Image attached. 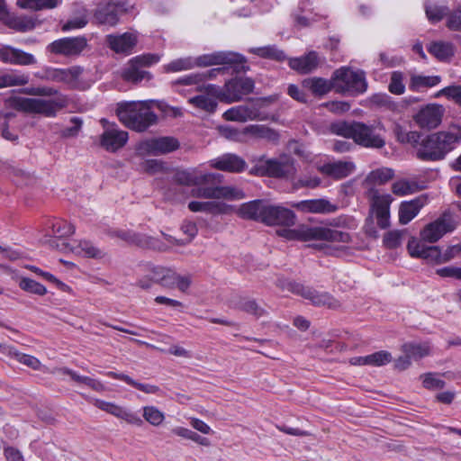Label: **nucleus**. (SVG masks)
Returning <instances> with one entry per match:
<instances>
[{
  "mask_svg": "<svg viewBox=\"0 0 461 461\" xmlns=\"http://www.w3.org/2000/svg\"><path fill=\"white\" fill-rule=\"evenodd\" d=\"M24 94L38 96H55L54 99L26 98L14 96L10 98V105L20 112L41 114L53 118L57 113L67 106L68 100L54 87L38 86L23 90Z\"/></svg>",
  "mask_w": 461,
  "mask_h": 461,
  "instance_id": "nucleus-1",
  "label": "nucleus"
},
{
  "mask_svg": "<svg viewBox=\"0 0 461 461\" xmlns=\"http://www.w3.org/2000/svg\"><path fill=\"white\" fill-rule=\"evenodd\" d=\"M238 213L243 219L261 221L267 225L292 226L295 222V214L292 210L262 200L243 203Z\"/></svg>",
  "mask_w": 461,
  "mask_h": 461,
  "instance_id": "nucleus-2",
  "label": "nucleus"
},
{
  "mask_svg": "<svg viewBox=\"0 0 461 461\" xmlns=\"http://www.w3.org/2000/svg\"><path fill=\"white\" fill-rule=\"evenodd\" d=\"M461 140V127L451 125L447 131L422 138L416 157L422 161H437L444 158Z\"/></svg>",
  "mask_w": 461,
  "mask_h": 461,
  "instance_id": "nucleus-3",
  "label": "nucleus"
},
{
  "mask_svg": "<svg viewBox=\"0 0 461 461\" xmlns=\"http://www.w3.org/2000/svg\"><path fill=\"white\" fill-rule=\"evenodd\" d=\"M383 125H367L360 122H338L330 125V130L337 135L351 138L354 141L366 148L381 149L385 145L384 139L380 135Z\"/></svg>",
  "mask_w": 461,
  "mask_h": 461,
  "instance_id": "nucleus-4",
  "label": "nucleus"
},
{
  "mask_svg": "<svg viewBox=\"0 0 461 461\" xmlns=\"http://www.w3.org/2000/svg\"><path fill=\"white\" fill-rule=\"evenodd\" d=\"M277 234L289 240H323L331 243H348L351 240L349 233L327 226L300 225L295 229H281Z\"/></svg>",
  "mask_w": 461,
  "mask_h": 461,
  "instance_id": "nucleus-5",
  "label": "nucleus"
},
{
  "mask_svg": "<svg viewBox=\"0 0 461 461\" xmlns=\"http://www.w3.org/2000/svg\"><path fill=\"white\" fill-rule=\"evenodd\" d=\"M117 116L131 130L144 131L157 121V115L144 102H129L118 104Z\"/></svg>",
  "mask_w": 461,
  "mask_h": 461,
  "instance_id": "nucleus-6",
  "label": "nucleus"
},
{
  "mask_svg": "<svg viewBox=\"0 0 461 461\" xmlns=\"http://www.w3.org/2000/svg\"><path fill=\"white\" fill-rule=\"evenodd\" d=\"M332 79L335 81V89L339 93L357 95L366 91L367 83L365 73L361 70H352L348 68H340L334 71Z\"/></svg>",
  "mask_w": 461,
  "mask_h": 461,
  "instance_id": "nucleus-7",
  "label": "nucleus"
},
{
  "mask_svg": "<svg viewBox=\"0 0 461 461\" xmlns=\"http://www.w3.org/2000/svg\"><path fill=\"white\" fill-rule=\"evenodd\" d=\"M280 285L283 289L309 300L313 305L333 309L339 306V303L328 293H321L312 287L293 282L282 283Z\"/></svg>",
  "mask_w": 461,
  "mask_h": 461,
  "instance_id": "nucleus-8",
  "label": "nucleus"
},
{
  "mask_svg": "<svg viewBox=\"0 0 461 461\" xmlns=\"http://www.w3.org/2000/svg\"><path fill=\"white\" fill-rule=\"evenodd\" d=\"M257 171L260 175H266L271 177L291 179L296 173L294 160L288 157L283 156L276 159H267L261 162Z\"/></svg>",
  "mask_w": 461,
  "mask_h": 461,
  "instance_id": "nucleus-9",
  "label": "nucleus"
},
{
  "mask_svg": "<svg viewBox=\"0 0 461 461\" xmlns=\"http://www.w3.org/2000/svg\"><path fill=\"white\" fill-rule=\"evenodd\" d=\"M159 59L158 55L151 53L134 57L130 60L128 68L123 71V78L132 83H139L143 79H150L149 72L142 68L158 63Z\"/></svg>",
  "mask_w": 461,
  "mask_h": 461,
  "instance_id": "nucleus-10",
  "label": "nucleus"
},
{
  "mask_svg": "<svg viewBox=\"0 0 461 461\" xmlns=\"http://www.w3.org/2000/svg\"><path fill=\"white\" fill-rule=\"evenodd\" d=\"M222 177L218 173H202L197 169L178 170L174 174L173 181L182 185H203L221 183Z\"/></svg>",
  "mask_w": 461,
  "mask_h": 461,
  "instance_id": "nucleus-11",
  "label": "nucleus"
},
{
  "mask_svg": "<svg viewBox=\"0 0 461 461\" xmlns=\"http://www.w3.org/2000/svg\"><path fill=\"white\" fill-rule=\"evenodd\" d=\"M214 184L196 185L192 190V196L205 199H242L244 194L241 190L231 186H220Z\"/></svg>",
  "mask_w": 461,
  "mask_h": 461,
  "instance_id": "nucleus-12",
  "label": "nucleus"
},
{
  "mask_svg": "<svg viewBox=\"0 0 461 461\" xmlns=\"http://www.w3.org/2000/svg\"><path fill=\"white\" fill-rule=\"evenodd\" d=\"M101 123L104 128L100 136V146L107 151L114 152L122 148L128 140V132L120 130L115 125H110L107 120L102 119Z\"/></svg>",
  "mask_w": 461,
  "mask_h": 461,
  "instance_id": "nucleus-13",
  "label": "nucleus"
},
{
  "mask_svg": "<svg viewBox=\"0 0 461 461\" xmlns=\"http://www.w3.org/2000/svg\"><path fill=\"white\" fill-rule=\"evenodd\" d=\"M179 142L173 137L153 138L140 142L137 150L141 155H159L177 149Z\"/></svg>",
  "mask_w": 461,
  "mask_h": 461,
  "instance_id": "nucleus-14",
  "label": "nucleus"
},
{
  "mask_svg": "<svg viewBox=\"0 0 461 461\" xmlns=\"http://www.w3.org/2000/svg\"><path fill=\"white\" fill-rule=\"evenodd\" d=\"M194 59L196 67L239 65L246 62V59L242 55L232 51H215L198 56Z\"/></svg>",
  "mask_w": 461,
  "mask_h": 461,
  "instance_id": "nucleus-15",
  "label": "nucleus"
},
{
  "mask_svg": "<svg viewBox=\"0 0 461 461\" xmlns=\"http://www.w3.org/2000/svg\"><path fill=\"white\" fill-rule=\"evenodd\" d=\"M392 200L390 194H380L378 191L371 192V211L381 229H386L390 226V204Z\"/></svg>",
  "mask_w": 461,
  "mask_h": 461,
  "instance_id": "nucleus-16",
  "label": "nucleus"
},
{
  "mask_svg": "<svg viewBox=\"0 0 461 461\" xmlns=\"http://www.w3.org/2000/svg\"><path fill=\"white\" fill-rule=\"evenodd\" d=\"M444 113L445 109L442 105L428 104L415 114L414 121L422 129H434L441 123Z\"/></svg>",
  "mask_w": 461,
  "mask_h": 461,
  "instance_id": "nucleus-17",
  "label": "nucleus"
},
{
  "mask_svg": "<svg viewBox=\"0 0 461 461\" xmlns=\"http://www.w3.org/2000/svg\"><path fill=\"white\" fill-rule=\"evenodd\" d=\"M50 246L56 247L60 250H70L71 252L91 258H102L105 256L104 250L95 247L90 241L87 240H80L78 242H74L73 244H67L65 241H62L61 244L58 243L55 240H50Z\"/></svg>",
  "mask_w": 461,
  "mask_h": 461,
  "instance_id": "nucleus-18",
  "label": "nucleus"
},
{
  "mask_svg": "<svg viewBox=\"0 0 461 461\" xmlns=\"http://www.w3.org/2000/svg\"><path fill=\"white\" fill-rule=\"evenodd\" d=\"M226 103L230 104L242 99L253 92L255 82L249 77H235L225 83Z\"/></svg>",
  "mask_w": 461,
  "mask_h": 461,
  "instance_id": "nucleus-19",
  "label": "nucleus"
},
{
  "mask_svg": "<svg viewBox=\"0 0 461 461\" xmlns=\"http://www.w3.org/2000/svg\"><path fill=\"white\" fill-rule=\"evenodd\" d=\"M82 71L83 69L80 67H71L67 69L48 68L44 69L42 75H39V77L75 86Z\"/></svg>",
  "mask_w": 461,
  "mask_h": 461,
  "instance_id": "nucleus-20",
  "label": "nucleus"
},
{
  "mask_svg": "<svg viewBox=\"0 0 461 461\" xmlns=\"http://www.w3.org/2000/svg\"><path fill=\"white\" fill-rule=\"evenodd\" d=\"M86 47L85 37L63 38L53 41L49 50L55 54L64 56H76L80 54Z\"/></svg>",
  "mask_w": 461,
  "mask_h": 461,
  "instance_id": "nucleus-21",
  "label": "nucleus"
},
{
  "mask_svg": "<svg viewBox=\"0 0 461 461\" xmlns=\"http://www.w3.org/2000/svg\"><path fill=\"white\" fill-rule=\"evenodd\" d=\"M407 249L412 258H420L429 263L440 264L441 251L437 246H427L422 241L412 238L409 240Z\"/></svg>",
  "mask_w": 461,
  "mask_h": 461,
  "instance_id": "nucleus-22",
  "label": "nucleus"
},
{
  "mask_svg": "<svg viewBox=\"0 0 461 461\" xmlns=\"http://www.w3.org/2000/svg\"><path fill=\"white\" fill-rule=\"evenodd\" d=\"M105 41L114 52L129 55L137 44V36L132 32L109 34L106 36Z\"/></svg>",
  "mask_w": 461,
  "mask_h": 461,
  "instance_id": "nucleus-23",
  "label": "nucleus"
},
{
  "mask_svg": "<svg viewBox=\"0 0 461 461\" xmlns=\"http://www.w3.org/2000/svg\"><path fill=\"white\" fill-rule=\"evenodd\" d=\"M212 167L230 173H240L247 167L246 161L233 153L223 154L210 161Z\"/></svg>",
  "mask_w": 461,
  "mask_h": 461,
  "instance_id": "nucleus-24",
  "label": "nucleus"
},
{
  "mask_svg": "<svg viewBox=\"0 0 461 461\" xmlns=\"http://www.w3.org/2000/svg\"><path fill=\"white\" fill-rule=\"evenodd\" d=\"M94 405L96 408H98L107 413H110V414L115 416L116 418L122 419L130 424H134V425H138V426L142 424V420L139 416H137L135 413H132V412L129 411L128 410H126L125 408L119 406L113 402L95 399L94 402Z\"/></svg>",
  "mask_w": 461,
  "mask_h": 461,
  "instance_id": "nucleus-25",
  "label": "nucleus"
},
{
  "mask_svg": "<svg viewBox=\"0 0 461 461\" xmlns=\"http://www.w3.org/2000/svg\"><path fill=\"white\" fill-rule=\"evenodd\" d=\"M0 59L4 63L20 66H28L36 63V59L32 54L11 46H4L0 49Z\"/></svg>",
  "mask_w": 461,
  "mask_h": 461,
  "instance_id": "nucleus-26",
  "label": "nucleus"
},
{
  "mask_svg": "<svg viewBox=\"0 0 461 461\" xmlns=\"http://www.w3.org/2000/svg\"><path fill=\"white\" fill-rule=\"evenodd\" d=\"M126 12V7L122 3H107L99 6L95 13V18L102 24L114 25L119 20V16Z\"/></svg>",
  "mask_w": 461,
  "mask_h": 461,
  "instance_id": "nucleus-27",
  "label": "nucleus"
},
{
  "mask_svg": "<svg viewBox=\"0 0 461 461\" xmlns=\"http://www.w3.org/2000/svg\"><path fill=\"white\" fill-rule=\"evenodd\" d=\"M259 114L255 105L242 104L228 109L222 116L226 121L245 122L257 120Z\"/></svg>",
  "mask_w": 461,
  "mask_h": 461,
  "instance_id": "nucleus-28",
  "label": "nucleus"
},
{
  "mask_svg": "<svg viewBox=\"0 0 461 461\" xmlns=\"http://www.w3.org/2000/svg\"><path fill=\"white\" fill-rule=\"evenodd\" d=\"M320 61V57L316 51H309L304 56L290 59L289 66L301 74H307L313 71L319 66Z\"/></svg>",
  "mask_w": 461,
  "mask_h": 461,
  "instance_id": "nucleus-29",
  "label": "nucleus"
},
{
  "mask_svg": "<svg viewBox=\"0 0 461 461\" xmlns=\"http://www.w3.org/2000/svg\"><path fill=\"white\" fill-rule=\"evenodd\" d=\"M355 168L351 162L336 161L332 163H326L318 167V170L334 179H342L349 176Z\"/></svg>",
  "mask_w": 461,
  "mask_h": 461,
  "instance_id": "nucleus-30",
  "label": "nucleus"
},
{
  "mask_svg": "<svg viewBox=\"0 0 461 461\" xmlns=\"http://www.w3.org/2000/svg\"><path fill=\"white\" fill-rule=\"evenodd\" d=\"M452 230L453 228L449 222L444 219H438L428 224L423 229L420 235L423 240L433 243L438 241L445 233Z\"/></svg>",
  "mask_w": 461,
  "mask_h": 461,
  "instance_id": "nucleus-31",
  "label": "nucleus"
},
{
  "mask_svg": "<svg viewBox=\"0 0 461 461\" xmlns=\"http://www.w3.org/2000/svg\"><path fill=\"white\" fill-rule=\"evenodd\" d=\"M304 212L330 213L337 210V206L325 199L306 200L294 204Z\"/></svg>",
  "mask_w": 461,
  "mask_h": 461,
  "instance_id": "nucleus-32",
  "label": "nucleus"
},
{
  "mask_svg": "<svg viewBox=\"0 0 461 461\" xmlns=\"http://www.w3.org/2000/svg\"><path fill=\"white\" fill-rule=\"evenodd\" d=\"M188 208L194 212H203L212 214H221L228 213L230 211L231 206L221 202L192 201L188 203Z\"/></svg>",
  "mask_w": 461,
  "mask_h": 461,
  "instance_id": "nucleus-33",
  "label": "nucleus"
},
{
  "mask_svg": "<svg viewBox=\"0 0 461 461\" xmlns=\"http://www.w3.org/2000/svg\"><path fill=\"white\" fill-rule=\"evenodd\" d=\"M303 86L308 88L314 95L322 96L335 88V81L322 77H311L303 80Z\"/></svg>",
  "mask_w": 461,
  "mask_h": 461,
  "instance_id": "nucleus-34",
  "label": "nucleus"
},
{
  "mask_svg": "<svg viewBox=\"0 0 461 461\" xmlns=\"http://www.w3.org/2000/svg\"><path fill=\"white\" fill-rule=\"evenodd\" d=\"M423 204V199L421 198L402 203L399 209V221L402 224L410 222L418 214Z\"/></svg>",
  "mask_w": 461,
  "mask_h": 461,
  "instance_id": "nucleus-35",
  "label": "nucleus"
},
{
  "mask_svg": "<svg viewBox=\"0 0 461 461\" xmlns=\"http://www.w3.org/2000/svg\"><path fill=\"white\" fill-rule=\"evenodd\" d=\"M4 23L10 29L22 32L31 31L35 27V23L32 18L14 14L11 15L9 14L5 19Z\"/></svg>",
  "mask_w": 461,
  "mask_h": 461,
  "instance_id": "nucleus-36",
  "label": "nucleus"
},
{
  "mask_svg": "<svg viewBox=\"0 0 461 461\" xmlns=\"http://www.w3.org/2000/svg\"><path fill=\"white\" fill-rule=\"evenodd\" d=\"M402 351L403 354L410 357L411 359L418 360L429 356L431 351V347L429 342L405 343L402 346Z\"/></svg>",
  "mask_w": 461,
  "mask_h": 461,
  "instance_id": "nucleus-37",
  "label": "nucleus"
},
{
  "mask_svg": "<svg viewBox=\"0 0 461 461\" xmlns=\"http://www.w3.org/2000/svg\"><path fill=\"white\" fill-rule=\"evenodd\" d=\"M441 78L438 76L413 75L411 77L409 87L412 91L420 92L424 88L437 86Z\"/></svg>",
  "mask_w": 461,
  "mask_h": 461,
  "instance_id": "nucleus-38",
  "label": "nucleus"
},
{
  "mask_svg": "<svg viewBox=\"0 0 461 461\" xmlns=\"http://www.w3.org/2000/svg\"><path fill=\"white\" fill-rule=\"evenodd\" d=\"M394 133L397 140L403 144H410L417 150L419 144L421 141V134L415 131H407L400 125L394 129Z\"/></svg>",
  "mask_w": 461,
  "mask_h": 461,
  "instance_id": "nucleus-39",
  "label": "nucleus"
},
{
  "mask_svg": "<svg viewBox=\"0 0 461 461\" xmlns=\"http://www.w3.org/2000/svg\"><path fill=\"white\" fill-rule=\"evenodd\" d=\"M429 52L439 60H447L454 55V49L449 42L436 41L430 44Z\"/></svg>",
  "mask_w": 461,
  "mask_h": 461,
  "instance_id": "nucleus-40",
  "label": "nucleus"
},
{
  "mask_svg": "<svg viewBox=\"0 0 461 461\" xmlns=\"http://www.w3.org/2000/svg\"><path fill=\"white\" fill-rule=\"evenodd\" d=\"M249 51L260 58L274 59L277 61L285 59V52L276 48V45H268L265 47L252 48Z\"/></svg>",
  "mask_w": 461,
  "mask_h": 461,
  "instance_id": "nucleus-41",
  "label": "nucleus"
},
{
  "mask_svg": "<svg viewBox=\"0 0 461 461\" xmlns=\"http://www.w3.org/2000/svg\"><path fill=\"white\" fill-rule=\"evenodd\" d=\"M6 170L8 176L17 185H29L34 180L33 176L30 172L18 167L9 166Z\"/></svg>",
  "mask_w": 461,
  "mask_h": 461,
  "instance_id": "nucleus-42",
  "label": "nucleus"
},
{
  "mask_svg": "<svg viewBox=\"0 0 461 461\" xmlns=\"http://www.w3.org/2000/svg\"><path fill=\"white\" fill-rule=\"evenodd\" d=\"M50 228L51 229V232L49 236H53L58 239L68 237L75 231V227L64 220H55L51 221Z\"/></svg>",
  "mask_w": 461,
  "mask_h": 461,
  "instance_id": "nucleus-43",
  "label": "nucleus"
},
{
  "mask_svg": "<svg viewBox=\"0 0 461 461\" xmlns=\"http://www.w3.org/2000/svg\"><path fill=\"white\" fill-rule=\"evenodd\" d=\"M195 67V59L192 57H186L174 59L168 64L165 65L164 71L167 73L181 72L185 70H190Z\"/></svg>",
  "mask_w": 461,
  "mask_h": 461,
  "instance_id": "nucleus-44",
  "label": "nucleus"
},
{
  "mask_svg": "<svg viewBox=\"0 0 461 461\" xmlns=\"http://www.w3.org/2000/svg\"><path fill=\"white\" fill-rule=\"evenodd\" d=\"M7 354L15 358L21 364L31 367L33 370H39L41 368V364L40 360L33 356L19 352L14 348H8Z\"/></svg>",
  "mask_w": 461,
  "mask_h": 461,
  "instance_id": "nucleus-45",
  "label": "nucleus"
},
{
  "mask_svg": "<svg viewBox=\"0 0 461 461\" xmlns=\"http://www.w3.org/2000/svg\"><path fill=\"white\" fill-rule=\"evenodd\" d=\"M5 87L23 86L29 83L30 76L20 71H3Z\"/></svg>",
  "mask_w": 461,
  "mask_h": 461,
  "instance_id": "nucleus-46",
  "label": "nucleus"
},
{
  "mask_svg": "<svg viewBox=\"0 0 461 461\" xmlns=\"http://www.w3.org/2000/svg\"><path fill=\"white\" fill-rule=\"evenodd\" d=\"M448 7L446 5L435 3H427L425 5L426 16L432 23L441 21L448 14Z\"/></svg>",
  "mask_w": 461,
  "mask_h": 461,
  "instance_id": "nucleus-47",
  "label": "nucleus"
},
{
  "mask_svg": "<svg viewBox=\"0 0 461 461\" xmlns=\"http://www.w3.org/2000/svg\"><path fill=\"white\" fill-rule=\"evenodd\" d=\"M59 0H17V5L23 9L33 11L51 9L58 5Z\"/></svg>",
  "mask_w": 461,
  "mask_h": 461,
  "instance_id": "nucleus-48",
  "label": "nucleus"
},
{
  "mask_svg": "<svg viewBox=\"0 0 461 461\" xmlns=\"http://www.w3.org/2000/svg\"><path fill=\"white\" fill-rule=\"evenodd\" d=\"M188 102L193 106L208 113H213L217 107V101L204 94L194 96Z\"/></svg>",
  "mask_w": 461,
  "mask_h": 461,
  "instance_id": "nucleus-49",
  "label": "nucleus"
},
{
  "mask_svg": "<svg viewBox=\"0 0 461 461\" xmlns=\"http://www.w3.org/2000/svg\"><path fill=\"white\" fill-rule=\"evenodd\" d=\"M239 308L256 318H260L267 314L266 309L254 299H244L240 301Z\"/></svg>",
  "mask_w": 461,
  "mask_h": 461,
  "instance_id": "nucleus-50",
  "label": "nucleus"
},
{
  "mask_svg": "<svg viewBox=\"0 0 461 461\" xmlns=\"http://www.w3.org/2000/svg\"><path fill=\"white\" fill-rule=\"evenodd\" d=\"M143 417L153 426H159L165 419L164 413L154 406H145L143 408Z\"/></svg>",
  "mask_w": 461,
  "mask_h": 461,
  "instance_id": "nucleus-51",
  "label": "nucleus"
},
{
  "mask_svg": "<svg viewBox=\"0 0 461 461\" xmlns=\"http://www.w3.org/2000/svg\"><path fill=\"white\" fill-rule=\"evenodd\" d=\"M19 285L23 290L38 295H44L47 293L43 285L30 278H23Z\"/></svg>",
  "mask_w": 461,
  "mask_h": 461,
  "instance_id": "nucleus-52",
  "label": "nucleus"
},
{
  "mask_svg": "<svg viewBox=\"0 0 461 461\" xmlns=\"http://www.w3.org/2000/svg\"><path fill=\"white\" fill-rule=\"evenodd\" d=\"M393 176V172L390 168H381L377 170L372 171L367 179L374 184H384L392 179Z\"/></svg>",
  "mask_w": 461,
  "mask_h": 461,
  "instance_id": "nucleus-53",
  "label": "nucleus"
},
{
  "mask_svg": "<svg viewBox=\"0 0 461 461\" xmlns=\"http://www.w3.org/2000/svg\"><path fill=\"white\" fill-rule=\"evenodd\" d=\"M393 357L390 352L381 350L368 355V366H382L392 361Z\"/></svg>",
  "mask_w": 461,
  "mask_h": 461,
  "instance_id": "nucleus-54",
  "label": "nucleus"
},
{
  "mask_svg": "<svg viewBox=\"0 0 461 461\" xmlns=\"http://www.w3.org/2000/svg\"><path fill=\"white\" fill-rule=\"evenodd\" d=\"M204 95L213 98L215 101L220 100L226 103V87L225 86L221 88L216 85H206L203 86Z\"/></svg>",
  "mask_w": 461,
  "mask_h": 461,
  "instance_id": "nucleus-55",
  "label": "nucleus"
},
{
  "mask_svg": "<svg viewBox=\"0 0 461 461\" xmlns=\"http://www.w3.org/2000/svg\"><path fill=\"white\" fill-rule=\"evenodd\" d=\"M402 74L398 71L393 72L389 84V91L394 95H402L404 93L405 86L402 83Z\"/></svg>",
  "mask_w": 461,
  "mask_h": 461,
  "instance_id": "nucleus-56",
  "label": "nucleus"
},
{
  "mask_svg": "<svg viewBox=\"0 0 461 461\" xmlns=\"http://www.w3.org/2000/svg\"><path fill=\"white\" fill-rule=\"evenodd\" d=\"M143 168L149 174L167 172V165L159 159H148L143 163Z\"/></svg>",
  "mask_w": 461,
  "mask_h": 461,
  "instance_id": "nucleus-57",
  "label": "nucleus"
},
{
  "mask_svg": "<svg viewBox=\"0 0 461 461\" xmlns=\"http://www.w3.org/2000/svg\"><path fill=\"white\" fill-rule=\"evenodd\" d=\"M72 126L61 131V136L64 138H73L78 135L83 125V120L79 117H72L70 119Z\"/></svg>",
  "mask_w": 461,
  "mask_h": 461,
  "instance_id": "nucleus-58",
  "label": "nucleus"
},
{
  "mask_svg": "<svg viewBox=\"0 0 461 461\" xmlns=\"http://www.w3.org/2000/svg\"><path fill=\"white\" fill-rule=\"evenodd\" d=\"M253 133L261 138L270 141H276L278 140V134L272 129L266 126H254L252 127Z\"/></svg>",
  "mask_w": 461,
  "mask_h": 461,
  "instance_id": "nucleus-59",
  "label": "nucleus"
},
{
  "mask_svg": "<svg viewBox=\"0 0 461 461\" xmlns=\"http://www.w3.org/2000/svg\"><path fill=\"white\" fill-rule=\"evenodd\" d=\"M446 95L447 98L454 100L456 104H461V86H451L443 88L437 94V96Z\"/></svg>",
  "mask_w": 461,
  "mask_h": 461,
  "instance_id": "nucleus-60",
  "label": "nucleus"
},
{
  "mask_svg": "<svg viewBox=\"0 0 461 461\" xmlns=\"http://www.w3.org/2000/svg\"><path fill=\"white\" fill-rule=\"evenodd\" d=\"M447 26L452 31H461V5L448 15Z\"/></svg>",
  "mask_w": 461,
  "mask_h": 461,
  "instance_id": "nucleus-61",
  "label": "nucleus"
},
{
  "mask_svg": "<svg viewBox=\"0 0 461 461\" xmlns=\"http://www.w3.org/2000/svg\"><path fill=\"white\" fill-rule=\"evenodd\" d=\"M413 191L414 185L405 180L395 182L393 185V192L398 195H406L411 194Z\"/></svg>",
  "mask_w": 461,
  "mask_h": 461,
  "instance_id": "nucleus-62",
  "label": "nucleus"
},
{
  "mask_svg": "<svg viewBox=\"0 0 461 461\" xmlns=\"http://www.w3.org/2000/svg\"><path fill=\"white\" fill-rule=\"evenodd\" d=\"M321 178L318 176H303L294 182V188L309 187L315 188L321 185Z\"/></svg>",
  "mask_w": 461,
  "mask_h": 461,
  "instance_id": "nucleus-63",
  "label": "nucleus"
},
{
  "mask_svg": "<svg viewBox=\"0 0 461 461\" xmlns=\"http://www.w3.org/2000/svg\"><path fill=\"white\" fill-rule=\"evenodd\" d=\"M423 386L426 389H442L445 386V382L441 379L435 377L432 374H427L422 381Z\"/></svg>",
  "mask_w": 461,
  "mask_h": 461,
  "instance_id": "nucleus-64",
  "label": "nucleus"
}]
</instances>
